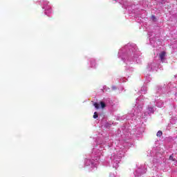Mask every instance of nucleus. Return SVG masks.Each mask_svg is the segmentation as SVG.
Returning a JSON list of instances; mask_svg holds the SVG:
<instances>
[{"mask_svg": "<svg viewBox=\"0 0 177 177\" xmlns=\"http://www.w3.org/2000/svg\"><path fill=\"white\" fill-rule=\"evenodd\" d=\"M152 19H153V20H155V19H156V16L152 15Z\"/></svg>", "mask_w": 177, "mask_h": 177, "instance_id": "7", "label": "nucleus"}, {"mask_svg": "<svg viewBox=\"0 0 177 177\" xmlns=\"http://www.w3.org/2000/svg\"><path fill=\"white\" fill-rule=\"evenodd\" d=\"M169 160H171V161H175V160H174V156H172V155L169 156Z\"/></svg>", "mask_w": 177, "mask_h": 177, "instance_id": "6", "label": "nucleus"}, {"mask_svg": "<svg viewBox=\"0 0 177 177\" xmlns=\"http://www.w3.org/2000/svg\"><path fill=\"white\" fill-rule=\"evenodd\" d=\"M159 56L161 62H164V57H165V52H162Z\"/></svg>", "mask_w": 177, "mask_h": 177, "instance_id": "1", "label": "nucleus"}, {"mask_svg": "<svg viewBox=\"0 0 177 177\" xmlns=\"http://www.w3.org/2000/svg\"><path fill=\"white\" fill-rule=\"evenodd\" d=\"M93 117L95 119L99 117V115H97V112H95Z\"/></svg>", "mask_w": 177, "mask_h": 177, "instance_id": "4", "label": "nucleus"}, {"mask_svg": "<svg viewBox=\"0 0 177 177\" xmlns=\"http://www.w3.org/2000/svg\"><path fill=\"white\" fill-rule=\"evenodd\" d=\"M162 136V131H158L156 133V136L161 138V136Z\"/></svg>", "mask_w": 177, "mask_h": 177, "instance_id": "2", "label": "nucleus"}, {"mask_svg": "<svg viewBox=\"0 0 177 177\" xmlns=\"http://www.w3.org/2000/svg\"><path fill=\"white\" fill-rule=\"evenodd\" d=\"M94 106L95 107V109H100V106L99 104H97V102L94 103Z\"/></svg>", "mask_w": 177, "mask_h": 177, "instance_id": "5", "label": "nucleus"}, {"mask_svg": "<svg viewBox=\"0 0 177 177\" xmlns=\"http://www.w3.org/2000/svg\"><path fill=\"white\" fill-rule=\"evenodd\" d=\"M86 162H91V160H86Z\"/></svg>", "mask_w": 177, "mask_h": 177, "instance_id": "9", "label": "nucleus"}, {"mask_svg": "<svg viewBox=\"0 0 177 177\" xmlns=\"http://www.w3.org/2000/svg\"><path fill=\"white\" fill-rule=\"evenodd\" d=\"M102 109H104L106 107V104L103 102H100Z\"/></svg>", "mask_w": 177, "mask_h": 177, "instance_id": "3", "label": "nucleus"}, {"mask_svg": "<svg viewBox=\"0 0 177 177\" xmlns=\"http://www.w3.org/2000/svg\"><path fill=\"white\" fill-rule=\"evenodd\" d=\"M149 111H151L153 110V108L152 107L149 108Z\"/></svg>", "mask_w": 177, "mask_h": 177, "instance_id": "8", "label": "nucleus"}]
</instances>
